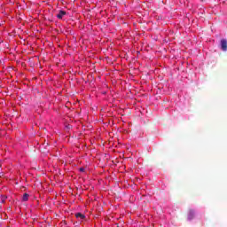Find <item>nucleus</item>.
<instances>
[{
    "mask_svg": "<svg viewBox=\"0 0 227 227\" xmlns=\"http://www.w3.org/2000/svg\"><path fill=\"white\" fill-rule=\"evenodd\" d=\"M220 45H221L222 51H227V41H226V39H222L220 41Z\"/></svg>",
    "mask_w": 227,
    "mask_h": 227,
    "instance_id": "obj_1",
    "label": "nucleus"
},
{
    "mask_svg": "<svg viewBox=\"0 0 227 227\" xmlns=\"http://www.w3.org/2000/svg\"><path fill=\"white\" fill-rule=\"evenodd\" d=\"M75 217H76V219H79L80 221H84V219H86V215H84L82 213H76Z\"/></svg>",
    "mask_w": 227,
    "mask_h": 227,
    "instance_id": "obj_2",
    "label": "nucleus"
},
{
    "mask_svg": "<svg viewBox=\"0 0 227 227\" xmlns=\"http://www.w3.org/2000/svg\"><path fill=\"white\" fill-rule=\"evenodd\" d=\"M194 210L192 209H190L189 212H188V219L189 221H192V219H194Z\"/></svg>",
    "mask_w": 227,
    "mask_h": 227,
    "instance_id": "obj_3",
    "label": "nucleus"
},
{
    "mask_svg": "<svg viewBox=\"0 0 227 227\" xmlns=\"http://www.w3.org/2000/svg\"><path fill=\"white\" fill-rule=\"evenodd\" d=\"M65 15H67V12L65 11H59V13L57 14V18H59V20L63 19V17H65Z\"/></svg>",
    "mask_w": 227,
    "mask_h": 227,
    "instance_id": "obj_4",
    "label": "nucleus"
},
{
    "mask_svg": "<svg viewBox=\"0 0 227 227\" xmlns=\"http://www.w3.org/2000/svg\"><path fill=\"white\" fill-rule=\"evenodd\" d=\"M29 200V194L24 193L22 197V201H27Z\"/></svg>",
    "mask_w": 227,
    "mask_h": 227,
    "instance_id": "obj_5",
    "label": "nucleus"
},
{
    "mask_svg": "<svg viewBox=\"0 0 227 227\" xmlns=\"http://www.w3.org/2000/svg\"><path fill=\"white\" fill-rule=\"evenodd\" d=\"M80 171H81L82 173H84L85 168H80Z\"/></svg>",
    "mask_w": 227,
    "mask_h": 227,
    "instance_id": "obj_6",
    "label": "nucleus"
},
{
    "mask_svg": "<svg viewBox=\"0 0 227 227\" xmlns=\"http://www.w3.org/2000/svg\"><path fill=\"white\" fill-rule=\"evenodd\" d=\"M5 200H6V197L5 198H2V203H4Z\"/></svg>",
    "mask_w": 227,
    "mask_h": 227,
    "instance_id": "obj_7",
    "label": "nucleus"
}]
</instances>
